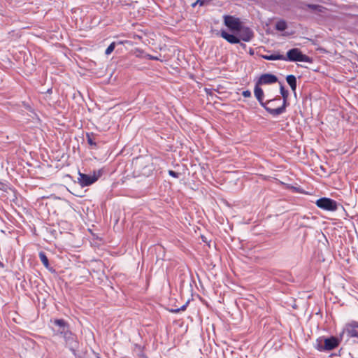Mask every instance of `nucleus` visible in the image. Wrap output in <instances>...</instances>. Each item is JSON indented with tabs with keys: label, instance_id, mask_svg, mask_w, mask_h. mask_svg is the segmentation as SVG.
<instances>
[{
	"label": "nucleus",
	"instance_id": "1",
	"mask_svg": "<svg viewBox=\"0 0 358 358\" xmlns=\"http://www.w3.org/2000/svg\"><path fill=\"white\" fill-rule=\"evenodd\" d=\"M315 236L318 239L317 244V259L318 262H324L325 261V253L328 252L327 246L326 243H327V239L325 236L320 231H317L315 234Z\"/></svg>",
	"mask_w": 358,
	"mask_h": 358
},
{
	"label": "nucleus",
	"instance_id": "2",
	"mask_svg": "<svg viewBox=\"0 0 358 358\" xmlns=\"http://www.w3.org/2000/svg\"><path fill=\"white\" fill-rule=\"evenodd\" d=\"M317 206L327 211H335L338 208V203L330 198L322 197L315 201Z\"/></svg>",
	"mask_w": 358,
	"mask_h": 358
},
{
	"label": "nucleus",
	"instance_id": "3",
	"mask_svg": "<svg viewBox=\"0 0 358 358\" xmlns=\"http://www.w3.org/2000/svg\"><path fill=\"white\" fill-rule=\"evenodd\" d=\"M358 322L352 321L347 324L339 335L341 339H343L346 335L347 338L357 337L358 338Z\"/></svg>",
	"mask_w": 358,
	"mask_h": 358
},
{
	"label": "nucleus",
	"instance_id": "4",
	"mask_svg": "<svg viewBox=\"0 0 358 358\" xmlns=\"http://www.w3.org/2000/svg\"><path fill=\"white\" fill-rule=\"evenodd\" d=\"M286 60L292 62H307L308 57L301 53V52L297 48H293L289 50L287 52Z\"/></svg>",
	"mask_w": 358,
	"mask_h": 358
},
{
	"label": "nucleus",
	"instance_id": "5",
	"mask_svg": "<svg viewBox=\"0 0 358 358\" xmlns=\"http://www.w3.org/2000/svg\"><path fill=\"white\" fill-rule=\"evenodd\" d=\"M100 176V173H94L92 175L79 173L78 180L81 186H88L96 182Z\"/></svg>",
	"mask_w": 358,
	"mask_h": 358
},
{
	"label": "nucleus",
	"instance_id": "6",
	"mask_svg": "<svg viewBox=\"0 0 358 358\" xmlns=\"http://www.w3.org/2000/svg\"><path fill=\"white\" fill-rule=\"evenodd\" d=\"M280 92L282 96H283V101L281 106L275 108H271L270 106H265V109L271 115L275 116L284 113L285 110L286 99L287 97L288 92L284 90V87L282 86H281L280 87Z\"/></svg>",
	"mask_w": 358,
	"mask_h": 358
},
{
	"label": "nucleus",
	"instance_id": "7",
	"mask_svg": "<svg viewBox=\"0 0 358 358\" xmlns=\"http://www.w3.org/2000/svg\"><path fill=\"white\" fill-rule=\"evenodd\" d=\"M224 24L232 31L236 32L240 27L241 26V23L238 18H236L234 16L226 15L224 16Z\"/></svg>",
	"mask_w": 358,
	"mask_h": 358
},
{
	"label": "nucleus",
	"instance_id": "8",
	"mask_svg": "<svg viewBox=\"0 0 358 358\" xmlns=\"http://www.w3.org/2000/svg\"><path fill=\"white\" fill-rule=\"evenodd\" d=\"M317 342H320L319 339H317ZM339 344V341L335 337H330L324 339V346L320 345V343L317 344V349L319 350H331L336 348Z\"/></svg>",
	"mask_w": 358,
	"mask_h": 358
},
{
	"label": "nucleus",
	"instance_id": "9",
	"mask_svg": "<svg viewBox=\"0 0 358 358\" xmlns=\"http://www.w3.org/2000/svg\"><path fill=\"white\" fill-rule=\"evenodd\" d=\"M236 33L240 40H243L246 42L250 41L254 36L252 31L250 28L243 27L242 25Z\"/></svg>",
	"mask_w": 358,
	"mask_h": 358
},
{
	"label": "nucleus",
	"instance_id": "10",
	"mask_svg": "<svg viewBox=\"0 0 358 358\" xmlns=\"http://www.w3.org/2000/svg\"><path fill=\"white\" fill-rule=\"evenodd\" d=\"M277 77L274 75L266 73L262 76L259 79L258 84L260 85H266L271 84L277 82Z\"/></svg>",
	"mask_w": 358,
	"mask_h": 358
},
{
	"label": "nucleus",
	"instance_id": "11",
	"mask_svg": "<svg viewBox=\"0 0 358 358\" xmlns=\"http://www.w3.org/2000/svg\"><path fill=\"white\" fill-rule=\"evenodd\" d=\"M55 326L57 327V329L55 330L57 334H61L62 331H64L65 330L69 329V327L66 322L62 319H56L53 321H51Z\"/></svg>",
	"mask_w": 358,
	"mask_h": 358
},
{
	"label": "nucleus",
	"instance_id": "12",
	"mask_svg": "<svg viewBox=\"0 0 358 358\" xmlns=\"http://www.w3.org/2000/svg\"><path fill=\"white\" fill-rule=\"evenodd\" d=\"M221 36L227 40L229 43L232 44L238 43L240 42V39L238 38V36L228 34L225 31H221Z\"/></svg>",
	"mask_w": 358,
	"mask_h": 358
},
{
	"label": "nucleus",
	"instance_id": "13",
	"mask_svg": "<svg viewBox=\"0 0 358 358\" xmlns=\"http://www.w3.org/2000/svg\"><path fill=\"white\" fill-rule=\"evenodd\" d=\"M255 96L257 99L259 101L262 106H264V103L263 102L264 92L263 90L259 87L257 85L255 86L254 90Z\"/></svg>",
	"mask_w": 358,
	"mask_h": 358
},
{
	"label": "nucleus",
	"instance_id": "14",
	"mask_svg": "<svg viewBox=\"0 0 358 358\" xmlns=\"http://www.w3.org/2000/svg\"><path fill=\"white\" fill-rule=\"evenodd\" d=\"M263 58L266 60H286V57L280 54H271L264 55Z\"/></svg>",
	"mask_w": 358,
	"mask_h": 358
},
{
	"label": "nucleus",
	"instance_id": "15",
	"mask_svg": "<svg viewBox=\"0 0 358 358\" xmlns=\"http://www.w3.org/2000/svg\"><path fill=\"white\" fill-rule=\"evenodd\" d=\"M287 83L290 85L292 90L294 91L296 87V80L294 76L289 75L286 78Z\"/></svg>",
	"mask_w": 358,
	"mask_h": 358
},
{
	"label": "nucleus",
	"instance_id": "16",
	"mask_svg": "<svg viewBox=\"0 0 358 358\" xmlns=\"http://www.w3.org/2000/svg\"><path fill=\"white\" fill-rule=\"evenodd\" d=\"M60 334L64 337L66 343H70L71 341H73V336L69 329L64 331H62Z\"/></svg>",
	"mask_w": 358,
	"mask_h": 358
},
{
	"label": "nucleus",
	"instance_id": "17",
	"mask_svg": "<svg viewBox=\"0 0 358 358\" xmlns=\"http://www.w3.org/2000/svg\"><path fill=\"white\" fill-rule=\"evenodd\" d=\"M39 257H40V259H41V262L44 265V266L45 268H48L49 267V262H48V257H46L45 254L44 252H41L39 253Z\"/></svg>",
	"mask_w": 358,
	"mask_h": 358
},
{
	"label": "nucleus",
	"instance_id": "18",
	"mask_svg": "<svg viewBox=\"0 0 358 358\" xmlns=\"http://www.w3.org/2000/svg\"><path fill=\"white\" fill-rule=\"evenodd\" d=\"M275 27L278 31H284L287 28V24L285 21L281 20L276 23Z\"/></svg>",
	"mask_w": 358,
	"mask_h": 358
},
{
	"label": "nucleus",
	"instance_id": "19",
	"mask_svg": "<svg viewBox=\"0 0 358 358\" xmlns=\"http://www.w3.org/2000/svg\"><path fill=\"white\" fill-rule=\"evenodd\" d=\"M281 99L280 98L274 99L273 100H269L266 103H264V106H263L264 108L265 106H270L271 108H274L273 106H275V103L277 101H280Z\"/></svg>",
	"mask_w": 358,
	"mask_h": 358
},
{
	"label": "nucleus",
	"instance_id": "20",
	"mask_svg": "<svg viewBox=\"0 0 358 358\" xmlns=\"http://www.w3.org/2000/svg\"><path fill=\"white\" fill-rule=\"evenodd\" d=\"M115 43H112L106 50V55H110L115 49Z\"/></svg>",
	"mask_w": 358,
	"mask_h": 358
},
{
	"label": "nucleus",
	"instance_id": "21",
	"mask_svg": "<svg viewBox=\"0 0 358 358\" xmlns=\"http://www.w3.org/2000/svg\"><path fill=\"white\" fill-rule=\"evenodd\" d=\"M169 174L171 176L173 177V178H178V176H179V173H176V172H175V171H173L172 170H169Z\"/></svg>",
	"mask_w": 358,
	"mask_h": 358
},
{
	"label": "nucleus",
	"instance_id": "22",
	"mask_svg": "<svg viewBox=\"0 0 358 358\" xmlns=\"http://www.w3.org/2000/svg\"><path fill=\"white\" fill-rule=\"evenodd\" d=\"M197 4H199L200 6H203L204 4V1L203 0H197L194 3L192 4V7H195Z\"/></svg>",
	"mask_w": 358,
	"mask_h": 358
},
{
	"label": "nucleus",
	"instance_id": "23",
	"mask_svg": "<svg viewBox=\"0 0 358 358\" xmlns=\"http://www.w3.org/2000/svg\"><path fill=\"white\" fill-rule=\"evenodd\" d=\"M0 189L2 190V191H6L7 190V185L2 182H0Z\"/></svg>",
	"mask_w": 358,
	"mask_h": 358
},
{
	"label": "nucleus",
	"instance_id": "24",
	"mask_svg": "<svg viewBox=\"0 0 358 358\" xmlns=\"http://www.w3.org/2000/svg\"><path fill=\"white\" fill-rule=\"evenodd\" d=\"M244 97H250L251 96V92L249 90L243 91L242 93Z\"/></svg>",
	"mask_w": 358,
	"mask_h": 358
},
{
	"label": "nucleus",
	"instance_id": "25",
	"mask_svg": "<svg viewBox=\"0 0 358 358\" xmlns=\"http://www.w3.org/2000/svg\"><path fill=\"white\" fill-rule=\"evenodd\" d=\"M87 142L91 145H96V143L93 141V140L92 139V138L89 135H87Z\"/></svg>",
	"mask_w": 358,
	"mask_h": 358
},
{
	"label": "nucleus",
	"instance_id": "26",
	"mask_svg": "<svg viewBox=\"0 0 358 358\" xmlns=\"http://www.w3.org/2000/svg\"><path fill=\"white\" fill-rule=\"evenodd\" d=\"M146 57H148L150 59H153V60H157L158 59V58L157 57H154V56H152L150 55H147Z\"/></svg>",
	"mask_w": 358,
	"mask_h": 358
},
{
	"label": "nucleus",
	"instance_id": "27",
	"mask_svg": "<svg viewBox=\"0 0 358 358\" xmlns=\"http://www.w3.org/2000/svg\"><path fill=\"white\" fill-rule=\"evenodd\" d=\"M290 188L294 191V192H302L299 188L298 187H290Z\"/></svg>",
	"mask_w": 358,
	"mask_h": 358
},
{
	"label": "nucleus",
	"instance_id": "28",
	"mask_svg": "<svg viewBox=\"0 0 358 358\" xmlns=\"http://www.w3.org/2000/svg\"><path fill=\"white\" fill-rule=\"evenodd\" d=\"M319 7H320L319 6L315 5V6H314L315 10H318Z\"/></svg>",
	"mask_w": 358,
	"mask_h": 358
},
{
	"label": "nucleus",
	"instance_id": "29",
	"mask_svg": "<svg viewBox=\"0 0 358 358\" xmlns=\"http://www.w3.org/2000/svg\"><path fill=\"white\" fill-rule=\"evenodd\" d=\"M180 309H176V310H172L171 311L173 312V313H178Z\"/></svg>",
	"mask_w": 358,
	"mask_h": 358
},
{
	"label": "nucleus",
	"instance_id": "30",
	"mask_svg": "<svg viewBox=\"0 0 358 358\" xmlns=\"http://www.w3.org/2000/svg\"><path fill=\"white\" fill-rule=\"evenodd\" d=\"M317 173V175H320V176H322L319 172H318V170H315V173Z\"/></svg>",
	"mask_w": 358,
	"mask_h": 358
},
{
	"label": "nucleus",
	"instance_id": "31",
	"mask_svg": "<svg viewBox=\"0 0 358 358\" xmlns=\"http://www.w3.org/2000/svg\"><path fill=\"white\" fill-rule=\"evenodd\" d=\"M0 266L3 267V264L0 262Z\"/></svg>",
	"mask_w": 358,
	"mask_h": 358
},
{
	"label": "nucleus",
	"instance_id": "32",
	"mask_svg": "<svg viewBox=\"0 0 358 358\" xmlns=\"http://www.w3.org/2000/svg\"><path fill=\"white\" fill-rule=\"evenodd\" d=\"M320 169L324 171V169H323V167L322 166H320Z\"/></svg>",
	"mask_w": 358,
	"mask_h": 358
},
{
	"label": "nucleus",
	"instance_id": "33",
	"mask_svg": "<svg viewBox=\"0 0 358 358\" xmlns=\"http://www.w3.org/2000/svg\"><path fill=\"white\" fill-rule=\"evenodd\" d=\"M181 309L184 310L185 309V306H183Z\"/></svg>",
	"mask_w": 358,
	"mask_h": 358
},
{
	"label": "nucleus",
	"instance_id": "34",
	"mask_svg": "<svg viewBox=\"0 0 358 358\" xmlns=\"http://www.w3.org/2000/svg\"><path fill=\"white\" fill-rule=\"evenodd\" d=\"M98 358H100V357H98Z\"/></svg>",
	"mask_w": 358,
	"mask_h": 358
}]
</instances>
